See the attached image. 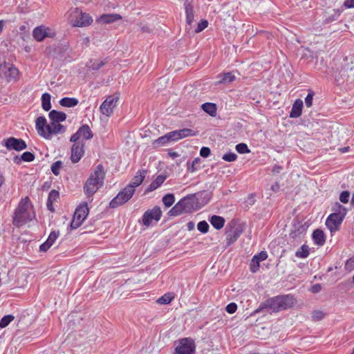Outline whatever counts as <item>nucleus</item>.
Here are the masks:
<instances>
[{
	"label": "nucleus",
	"instance_id": "1",
	"mask_svg": "<svg viewBox=\"0 0 354 354\" xmlns=\"http://www.w3.org/2000/svg\"><path fill=\"white\" fill-rule=\"evenodd\" d=\"M35 218V214L30 198L28 196L22 198L14 211L12 224L17 227H20Z\"/></svg>",
	"mask_w": 354,
	"mask_h": 354
},
{
	"label": "nucleus",
	"instance_id": "2",
	"mask_svg": "<svg viewBox=\"0 0 354 354\" xmlns=\"http://www.w3.org/2000/svg\"><path fill=\"white\" fill-rule=\"evenodd\" d=\"M295 301V299L291 295L273 297L261 303L254 314L259 313L265 309H270L272 312H279L292 307Z\"/></svg>",
	"mask_w": 354,
	"mask_h": 354
},
{
	"label": "nucleus",
	"instance_id": "3",
	"mask_svg": "<svg viewBox=\"0 0 354 354\" xmlns=\"http://www.w3.org/2000/svg\"><path fill=\"white\" fill-rule=\"evenodd\" d=\"M105 171L102 165H97L84 185L86 196H92L104 185Z\"/></svg>",
	"mask_w": 354,
	"mask_h": 354
},
{
	"label": "nucleus",
	"instance_id": "4",
	"mask_svg": "<svg viewBox=\"0 0 354 354\" xmlns=\"http://www.w3.org/2000/svg\"><path fill=\"white\" fill-rule=\"evenodd\" d=\"M333 210L335 212L330 214L326 221V225L330 232H335L338 230L346 214V209L339 203L335 204Z\"/></svg>",
	"mask_w": 354,
	"mask_h": 354
},
{
	"label": "nucleus",
	"instance_id": "5",
	"mask_svg": "<svg viewBox=\"0 0 354 354\" xmlns=\"http://www.w3.org/2000/svg\"><path fill=\"white\" fill-rule=\"evenodd\" d=\"M131 186H126L109 203L110 208H117L129 201L135 193Z\"/></svg>",
	"mask_w": 354,
	"mask_h": 354
},
{
	"label": "nucleus",
	"instance_id": "6",
	"mask_svg": "<svg viewBox=\"0 0 354 354\" xmlns=\"http://www.w3.org/2000/svg\"><path fill=\"white\" fill-rule=\"evenodd\" d=\"M196 345L194 341L189 337L182 338L175 348L174 354H195Z\"/></svg>",
	"mask_w": 354,
	"mask_h": 354
},
{
	"label": "nucleus",
	"instance_id": "7",
	"mask_svg": "<svg viewBox=\"0 0 354 354\" xmlns=\"http://www.w3.org/2000/svg\"><path fill=\"white\" fill-rule=\"evenodd\" d=\"M118 100L119 95L117 93L109 95L100 106V113L106 117H110L117 106Z\"/></svg>",
	"mask_w": 354,
	"mask_h": 354
},
{
	"label": "nucleus",
	"instance_id": "8",
	"mask_svg": "<svg viewBox=\"0 0 354 354\" xmlns=\"http://www.w3.org/2000/svg\"><path fill=\"white\" fill-rule=\"evenodd\" d=\"M35 128L38 134L46 138L50 139L51 136L54 134L53 127H50V123L47 124L46 119L44 116H39L35 121Z\"/></svg>",
	"mask_w": 354,
	"mask_h": 354
},
{
	"label": "nucleus",
	"instance_id": "9",
	"mask_svg": "<svg viewBox=\"0 0 354 354\" xmlns=\"http://www.w3.org/2000/svg\"><path fill=\"white\" fill-rule=\"evenodd\" d=\"M68 22H93L92 17L79 8H72L68 12Z\"/></svg>",
	"mask_w": 354,
	"mask_h": 354
},
{
	"label": "nucleus",
	"instance_id": "10",
	"mask_svg": "<svg viewBox=\"0 0 354 354\" xmlns=\"http://www.w3.org/2000/svg\"><path fill=\"white\" fill-rule=\"evenodd\" d=\"M34 38L37 41H41L45 38L49 37L53 38L56 35V31L55 29L47 27L46 26L41 24L36 27L32 32Z\"/></svg>",
	"mask_w": 354,
	"mask_h": 354
},
{
	"label": "nucleus",
	"instance_id": "11",
	"mask_svg": "<svg viewBox=\"0 0 354 354\" xmlns=\"http://www.w3.org/2000/svg\"><path fill=\"white\" fill-rule=\"evenodd\" d=\"M162 216V211L158 206H155L151 209L146 211L142 218V224L145 226H149L152 220L156 222L159 221Z\"/></svg>",
	"mask_w": 354,
	"mask_h": 354
},
{
	"label": "nucleus",
	"instance_id": "12",
	"mask_svg": "<svg viewBox=\"0 0 354 354\" xmlns=\"http://www.w3.org/2000/svg\"><path fill=\"white\" fill-rule=\"evenodd\" d=\"M167 137L170 142H176L180 139L189 137V136H195L197 135V132L194 130L188 128H184L182 129H178L175 131H170L167 133Z\"/></svg>",
	"mask_w": 354,
	"mask_h": 354
},
{
	"label": "nucleus",
	"instance_id": "13",
	"mask_svg": "<svg viewBox=\"0 0 354 354\" xmlns=\"http://www.w3.org/2000/svg\"><path fill=\"white\" fill-rule=\"evenodd\" d=\"M4 145L8 150L22 151L27 147L26 142L21 138L10 137L4 140Z\"/></svg>",
	"mask_w": 354,
	"mask_h": 354
},
{
	"label": "nucleus",
	"instance_id": "14",
	"mask_svg": "<svg viewBox=\"0 0 354 354\" xmlns=\"http://www.w3.org/2000/svg\"><path fill=\"white\" fill-rule=\"evenodd\" d=\"M178 203L181 206L184 213L192 212L195 209L197 203V199L194 195H187L181 198Z\"/></svg>",
	"mask_w": 354,
	"mask_h": 354
},
{
	"label": "nucleus",
	"instance_id": "15",
	"mask_svg": "<svg viewBox=\"0 0 354 354\" xmlns=\"http://www.w3.org/2000/svg\"><path fill=\"white\" fill-rule=\"evenodd\" d=\"M84 142H75L73 145L71 156L72 162L77 163L81 160L84 153Z\"/></svg>",
	"mask_w": 354,
	"mask_h": 354
},
{
	"label": "nucleus",
	"instance_id": "16",
	"mask_svg": "<svg viewBox=\"0 0 354 354\" xmlns=\"http://www.w3.org/2000/svg\"><path fill=\"white\" fill-rule=\"evenodd\" d=\"M268 258L266 251H261L253 256L250 263V270L252 273H256L260 267V263Z\"/></svg>",
	"mask_w": 354,
	"mask_h": 354
},
{
	"label": "nucleus",
	"instance_id": "17",
	"mask_svg": "<svg viewBox=\"0 0 354 354\" xmlns=\"http://www.w3.org/2000/svg\"><path fill=\"white\" fill-rule=\"evenodd\" d=\"M147 171L145 169H139L136 176L131 180V183L127 186H131L133 189L136 190V187L140 185L144 181L146 176Z\"/></svg>",
	"mask_w": 354,
	"mask_h": 354
},
{
	"label": "nucleus",
	"instance_id": "18",
	"mask_svg": "<svg viewBox=\"0 0 354 354\" xmlns=\"http://www.w3.org/2000/svg\"><path fill=\"white\" fill-rule=\"evenodd\" d=\"M304 102L301 99H297L292 106L291 111L289 114V117L291 118H297L302 113V108Z\"/></svg>",
	"mask_w": 354,
	"mask_h": 354
},
{
	"label": "nucleus",
	"instance_id": "19",
	"mask_svg": "<svg viewBox=\"0 0 354 354\" xmlns=\"http://www.w3.org/2000/svg\"><path fill=\"white\" fill-rule=\"evenodd\" d=\"M88 212L86 203L80 205L76 208L73 216L76 218L77 220H80L84 222L88 214Z\"/></svg>",
	"mask_w": 354,
	"mask_h": 354
},
{
	"label": "nucleus",
	"instance_id": "20",
	"mask_svg": "<svg viewBox=\"0 0 354 354\" xmlns=\"http://www.w3.org/2000/svg\"><path fill=\"white\" fill-rule=\"evenodd\" d=\"M242 233V230L238 228L231 229L226 232L227 245H230L234 243Z\"/></svg>",
	"mask_w": 354,
	"mask_h": 354
},
{
	"label": "nucleus",
	"instance_id": "21",
	"mask_svg": "<svg viewBox=\"0 0 354 354\" xmlns=\"http://www.w3.org/2000/svg\"><path fill=\"white\" fill-rule=\"evenodd\" d=\"M59 197V193L58 191L55 189L51 190L48 196V200L46 203V206L48 210L51 212L55 211V208L53 207V203L57 201Z\"/></svg>",
	"mask_w": 354,
	"mask_h": 354
},
{
	"label": "nucleus",
	"instance_id": "22",
	"mask_svg": "<svg viewBox=\"0 0 354 354\" xmlns=\"http://www.w3.org/2000/svg\"><path fill=\"white\" fill-rule=\"evenodd\" d=\"M186 22H192L194 19V5L192 1L185 0L184 3Z\"/></svg>",
	"mask_w": 354,
	"mask_h": 354
},
{
	"label": "nucleus",
	"instance_id": "23",
	"mask_svg": "<svg viewBox=\"0 0 354 354\" xmlns=\"http://www.w3.org/2000/svg\"><path fill=\"white\" fill-rule=\"evenodd\" d=\"M122 19V16L119 14H103L96 19L95 22H115Z\"/></svg>",
	"mask_w": 354,
	"mask_h": 354
},
{
	"label": "nucleus",
	"instance_id": "24",
	"mask_svg": "<svg viewBox=\"0 0 354 354\" xmlns=\"http://www.w3.org/2000/svg\"><path fill=\"white\" fill-rule=\"evenodd\" d=\"M50 122H64L66 119V115L65 113L58 111L56 110H52L48 114Z\"/></svg>",
	"mask_w": 354,
	"mask_h": 354
},
{
	"label": "nucleus",
	"instance_id": "25",
	"mask_svg": "<svg viewBox=\"0 0 354 354\" xmlns=\"http://www.w3.org/2000/svg\"><path fill=\"white\" fill-rule=\"evenodd\" d=\"M209 221L211 225L216 230H221L225 225V218L221 216L213 215L209 218Z\"/></svg>",
	"mask_w": 354,
	"mask_h": 354
},
{
	"label": "nucleus",
	"instance_id": "26",
	"mask_svg": "<svg viewBox=\"0 0 354 354\" xmlns=\"http://www.w3.org/2000/svg\"><path fill=\"white\" fill-rule=\"evenodd\" d=\"M19 76V70L15 66L11 65L8 66L5 71V77L8 82L17 80Z\"/></svg>",
	"mask_w": 354,
	"mask_h": 354
},
{
	"label": "nucleus",
	"instance_id": "27",
	"mask_svg": "<svg viewBox=\"0 0 354 354\" xmlns=\"http://www.w3.org/2000/svg\"><path fill=\"white\" fill-rule=\"evenodd\" d=\"M166 176L163 175L158 176L155 180H153L151 184L148 186L146 192H151L157 188H158L165 180Z\"/></svg>",
	"mask_w": 354,
	"mask_h": 354
},
{
	"label": "nucleus",
	"instance_id": "28",
	"mask_svg": "<svg viewBox=\"0 0 354 354\" xmlns=\"http://www.w3.org/2000/svg\"><path fill=\"white\" fill-rule=\"evenodd\" d=\"M313 240L318 245H323L325 243L324 233L322 230L317 229L313 233Z\"/></svg>",
	"mask_w": 354,
	"mask_h": 354
},
{
	"label": "nucleus",
	"instance_id": "29",
	"mask_svg": "<svg viewBox=\"0 0 354 354\" xmlns=\"http://www.w3.org/2000/svg\"><path fill=\"white\" fill-rule=\"evenodd\" d=\"M79 100L75 97H64L59 100V104L62 106L71 108L77 106Z\"/></svg>",
	"mask_w": 354,
	"mask_h": 354
},
{
	"label": "nucleus",
	"instance_id": "30",
	"mask_svg": "<svg viewBox=\"0 0 354 354\" xmlns=\"http://www.w3.org/2000/svg\"><path fill=\"white\" fill-rule=\"evenodd\" d=\"M35 159V155L30 151L24 152L20 157L16 156L14 158V162L15 163L19 164L21 161L24 162H32Z\"/></svg>",
	"mask_w": 354,
	"mask_h": 354
},
{
	"label": "nucleus",
	"instance_id": "31",
	"mask_svg": "<svg viewBox=\"0 0 354 354\" xmlns=\"http://www.w3.org/2000/svg\"><path fill=\"white\" fill-rule=\"evenodd\" d=\"M202 109L212 117H215L217 112L216 104L212 102H205L201 106Z\"/></svg>",
	"mask_w": 354,
	"mask_h": 354
},
{
	"label": "nucleus",
	"instance_id": "32",
	"mask_svg": "<svg viewBox=\"0 0 354 354\" xmlns=\"http://www.w3.org/2000/svg\"><path fill=\"white\" fill-rule=\"evenodd\" d=\"M77 131L81 135V137L85 140H90L93 136L91 129L87 124H83L79 128Z\"/></svg>",
	"mask_w": 354,
	"mask_h": 354
},
{
	"label": "nucleus",
	"instance_id": "33",
	"mask_svg": "<svg viewBox=\"0 0 354 354\" xmlns=\"http://www.w3.org/2000/svg\"><path fill=\"white\" fill-rule=\"evenodd\" d=\"M170 143L169 138L167 137V133L162 136L159 137L158 138L154 140L152 142V146L153 148H158L162 146H167Z\"/></svg>",
	"mask_w": 354,
	"mask_h": 354
},
{
	"label": "nucleus",
	"instance_id": "34",
	"mask_svg": "<svg viewBox=\"0 0 354 354\" xmlns=\"http://www.w3.org/2000/svg\"><path fill=\"white\" fill-rule=\"evenodd\" d=\"M50 99L51 96L48 93H44L41 95V106L46 111H48L51 109Z\"/></svg>",
	"mask_w": 354,
	"mask_h": 354
},
{
	"label": "nucleus",
	"instance_id": "35",
	"mask_svg": "<svg viewBox=\"0 0 354 354\" xmlns=\"http://www.w3.org/2000/svg\"><path fill=\"white\" fill-rule=\"evenodd\" d=\"M309 247L304 244L296 251L295 257L299 259H306L309 256Z\"/></svg>",
	"mask_w": 354,
	"mask_h": 354
},
{
	"label": "nucleus",
	"instance_id": "36",
	"mask_svg": "<svg viewBox=\"0 0 354 354\" xmlns=\"http://www.w3.org/2000/svg\"><path fill=\"white\" fill-rule=\"evenodd\" d=\"M174 299V294L168 292L158 298L157 302L160 304H169Z\"/></svg>",
	"mask_w": 354,
	"mask_h": 354
},
{
	"label": "nucleus",
	"instance_id": "37",
	"mask_svg": "<svg viewBox=\"0 0 354 354\" xmlns=\"http://www.w3.org/2000/svg\"><path fill=\"white\" fill-rule=\"evenodd\" d=\"M162 201L167 207H169L174 203L175 196L173 194H167L162 197Z\"/></svg>",
	"mask_w": 354,
	"mask_h": 354
},
{
	"label": "nucleus",
	"instance_id": "38",
	"mask_svg": "<svg viewBox=\"0 0 354 354\" xmlns=\"http://www.w3.org/2000/svg\"><path fill=\"white\" fill-rule=\"evenodd\" d=\"M50 127H53L54 134L64 133L66 130V128L59 122H50Z\"/></svg>",
	"mask_w": 354,
	"mask_h": 354
},
{
	"label": "nucleus",
	"instance_id": "39",
	"mask_svg": "<svg viewBox=\"0 0 354 354\" xmlns=\"http://www.w3.org/2000/svg\"><path fill=\"white\" fill-rule=\"evenodd\" d=\"M183 213L184 212L178 202L169 211V215L171 216H176Z\"/></svg>",
	"mask_w": 354,
	"mask_h": 354
},
{
	"label": "nucleus",
	"instance_id": "40",
	"mask_svg": "<svg viewBox=\"0 0 354 354\" xmlns=\"http://www.w3.org/2000/svg\"><path fill=\"white\" fill-rule=\"evenodd\" d=\"M15 317L12 315H7L3 316L0 320V328H3L8 326L10 323L14 319Z\"/></svg>",
	"mask_w": 354,
	"mask_h": 354
},
{
	"label": "nucleus",
	"instance_id": "41",
	"mask_svg": "<svg viewBox=\"0 0 354 354\" xmlns=\"http://www.w3.org/2000/svg\"><path fill=\"white\" fill-rule=\"evenodd\" d=\"M90 63H91V65L89 66L90 68H91L93 71H97L105 64L106 61L105 60H94V61L91 60Z\"/></svg>",
	"mask_w": 354,
	"mask_h": 354
},
{
	"label": "nucleus",
	"instance_id": "42",
	"mask_svg": "<svg viewBox=\"0 0 354 354\" xmlns=\"http://www.w3.org/2000/svg\"><path fill=\"white\" fill-rule=\"evenodd\" d=\"M235 149L236 151L241 154L248 153L250 152L248 145L245 143L237 144Z\"/></svg>",
	"mask_w": 354,
	"mask_h": 354
},
{
	"label": "nucleus",
	"instance_id": "43",
	"mask_svg": "<svg viewBox=\"0 0 354 354\" xmlns=\"http://www.w3.org/2000/svg\"><path fill=\"white\" fill-rule=\"evenodd\" d=\"M209 228V224L205 221H201L197 225L198 230L203 234H206L208 232Z\"/></svg>",
	"mask_w": 354,
	"mask_h": 354
},
{
	"label": "nucleus",
	"instance_id": "44",
	"mask_svg": "<svg viewBox=\"0 0 354 354\" xmlns=\"http://www.w3.org/2000/svg\"><path fill=\"white\" fill-rule=\"evenodd\" d=\"M235 80V76L230 72L225 73L222 75L220 83H230Z\"/></svg>",
	"mask_w": 354,
	"mask_h": 354
},
{
	"label": "nucleus",
	"instance_id": "45",
	"mask_svg": "<svg viewBox=\"0 0 354 354\" xmlns=\"http://www.w3.org/2000/svg\"><path fill=\"white\" fill-rule=\"evenodd\" d=\"M62 166V162L61 160H57L53 162L50 167L53 174L55 176H58L59 174Z\"/></svg>",
	"mask_w": 354,
	"mask_h": 354
},
{
	"label": "nucleus",
	"instance_id": "46",
	"mask_svg": "<svg viewBox=\"0 0 354 354\" xmlns=\"http://www.w3.org/2000/svg\"><path fill=\"white\" fill-rule=\"evenodd\" d=\"M237 155L234 152H228L222 156V159L227 162H234L236 160Z\"/></svg>",
	"mask_w": 354,
	"mask_h": 354
},
{
	"label": "nucleus",
	"instance_id": "47",
	"mask_svg": "<svg viewBox=\"0 0 354 354\" xmlns=\"http://www.w3.org/2000/svg\"><path fill=\"white\" fill-rule=\"evenodd\" d=\"M59 236V232L57 231H52L50 234L48 235V237L47 239V241L50 243V245H53L55 241L57 240L58 236Z\"/></svg>",
	"mask_w": 354,
	"mask_h": 354
},
{
	"label": "nucleus",
	"instance_id": "48",
	"mask_svg": "<svg viewBox=\"0 0 354 354\" xmlns=\"http://www.w3.org/2000/svg\"><path fill=\"white\" fill-rule=\"evenodd\" d=\"M325 313L322 310H315L312 313V319L314 321H319L324 319Z\"/></svg>",
	"mask_w": 354,
	"mask_h": 354
},
{
	"label": "nucleus",
	"instance_id": "49",
	"mask_svg": "<svg viewBox=\"0 0 354 354\" xmlns=\"http://www.w3.org/2000/svg\"><path fill=\"white\" fill-rule=\"evenodd\" d=\"M314 95L315 93L312 90L308 91L307 96L305 97V104L307 107H310L312 106Z\"/></svg>",
	"mask_w": 354,
	"mask_h": 354
},
{
	"label": "nucleus",
	"instance_id": "50",
	"mask_svg": "<svg viewBox=\"0 0 354 354\" xmlns=\"http://www.w3.org/2000/svg\"><path fill=\"white\" fill-rule=\"evenodd\" d=\"M345 270L351 272L354 270V256L348 259L345 263Z\"/></svg>",
	"mask_w": 354,
	"mask_h": 354
},
{
	"label": "nucleus",
	"instance_id": "51",
	"mask_svg": "<svg viewBox=\"0 0 354 354\" xmlns=\"http://www.w3.org/2000/svg\"><path fill=\"white\" fill-rule=\"evenodd\" d=\"M350 197V193L348 191H343L339 196V200L343 203H347Z\"/></svg>",
	"mask_w": 354,
	"mask_h": 354
},
{
	"label": "nucleus",
	"instance_id": "52",
	"mask_svg": "<svg viewBox=\"0 0 354 354\" xmlns=\"http://www.w3.org/2000/svg\"><path fill=\"white\" fill-rule=\"evenodd\" d=\"M82 221H81L80 220H77L76 218L73 216V218L70 223V229L75 230L78 228L82 224Z\"/></svg>",
	"mask_w": 354,
	"mask_h": 354
},
{
	"label": "nucleus",
	"instance_id": "53",
	"mask_svg": "<svg viewBox=\"0 0 354 354\" xmlns=\"http://www.w3.org/2000/svg\"><path fill=\"white\" fill-rule=\"evenodd\" d=\"M208 24H197V27L192 30L190 33L192 34H196L201 31H203L204 29H205L207 27Z\"/></svg>",
	"mask_w": 354,
	"mask_h": 354
},
{
	"label": "nucleus",
	"instance_id": "54",
	"mask_svg": "<svg viewBox=\"0 0 354 354\" xmlns=\"http://www.w3.org/2000/svg\"><path fill=\"white\" fill-rule=\"evenodd\" d=\"M236 310H237V305L234 302H232V303L227 304L225 308V310L230 314H232V313H235Z\"/></svg>",
	"mask_w": 354,
	"mask_h": 354
},
{
	"label": "nucleus",
	"instance_id": "55",
	"mask_svg": "<svg viewBox=\"0 0 354 354\" xmlns=\"http://www.w3.org/2000/svg\"><path fill=\"white\" fill-rule=\"evenodd\" d=\"M211 153V150L207 147H203L200 150V156L203 158H207Z\"/></svg>",
	"mask_w": 354,
	"mask_h": 354
},
{
	"label": "nucleus",
	"instance_id": "56",
	"mask_svg": "<svg viewBox=\"0 0 354 354\" xmlns=\"http://www.w3.org/2000/svg\"><path fill=\"white\" fill-rule=\"evenodd\" d=\"M51 246L52 245H50V243L46 241L44 243L40 245L39 251L44 252H46Z\"/></svg>",
	"mask_w": 354,
	"mask_h": 354
},
{
	"label": "nucleus",
	"instance_id": "57",
	"mask_svg": "<svg viewBox=\"0 0 354 354\" xmlns=\"http://www.w3.org/2000/svg\"><path fill=\"white\" fill-rule=\"evenodd\" d=\"M321 290H322V286L319 283H316V284L313 285L310 288V291L313 293H318L321 291Z\"/></svg>",
	"mask_w": 354,
	"mask_h": 354
},
{
	"label": "nucleus",
	"instance_id": "58",
	"mask_svg": "<svg viewBox=\"0 0 354 354\" xmlns=\"http://www.w3.org/2000/svg\"><path fill=\"white\" fill-rule=\"evenodd\" d=\"M80 137L81 135L80 134L79 131H77L76 133H75L71 136L70 141L74 143L78 142L77 140L80 139Z\"/></svg>",
	"mask_w": 354,
	"mask_h": 354
},
{
	"label": "nucleus",
	"instance_id": "59",
	"mask_svg": "<svg viewBox=\"0 0 354 354\" xmlns=\"http://www.w3.org/2000/svg\"><path fill=\"white\" fill-rule=\"evenodd\" d=\"M282 169H283L282 166L279 165H275L272 169V172L273 174H279L281 171Z\"/></svg>",
	"mask_w": 354,
	"mask_h": 354
},
{
	"label": "nucleus",
	"instance_id": "60",
	"mask_svg": "<svg viewBox=\"0 0 354 354\" xmlns=\"http://www.w3.org/2000/svg\"><path fill=\"white\" fill-rule=\"evenodd\" d=\"M344 6L348 8H354V0H346Z\"/></svg>",
	"mask_w": 354,
	"mask_h": 354
},
{
	"label": "nucleus",
	"instance_id": "61",
	"mask_svg": "<svg viewBox=\"0 0 354 354\" xmlns=\"http://www.w3.org/2000/svg\"><path fill=\"white\" fill-rule=\"evenodd\" d=\"M200 162V158H195L192 162V165L191 168H189V170L191 172H194L196 170L195 166L196 164H198Z\"/></svg>",
	"mask_w": 354,
	"mask_h": 354
},
{
	"label": "nucleus",
	"instance_id": "62",
	"mask_svg": "<svg viewBox=\"0 0 354 354\" xmlns=\"http://www.w3.org/2000/svg\"><path fill=\"white\" fill-rule=\"evenodd\" d=\"M195 227V224L193 221H189L187 223V228L189 231H192L194 229Z\"/></svg>",
	"mask_w": 354,
	"mask_h": 354
},
{
	"label": "nucleus",
	"instance_id": "63",
	"mask_svg": "<svg viewBox=\"0 0 354 354\" xmlns=\"http://www.w3.org/2000/svg\"><path fill=\"white\" fill-rule=\"evenodd\" d=\"M271 190L274 192H277L279 190V185L278 183H275L274 184H273L272 186H271Z\"/></svg>",
	"mask_w": 354,
	"mask_h": 354
},
{
	"label": "nucleus",
	"instance_id": "64",
	"mask_svg": "<svg viewBox=\"0 0 354 354\" xmlns=\"http://www.w3.org/2000/svg\"><path fill=\"white\" fill-rule=\"evenodd\" d=\"M169 156L170 157H171L172 158H177L179 156V154L176 151H169Z\"/></svg>",
	"mask_w": 354,
	"mask_h": 354
}]
</instances>
